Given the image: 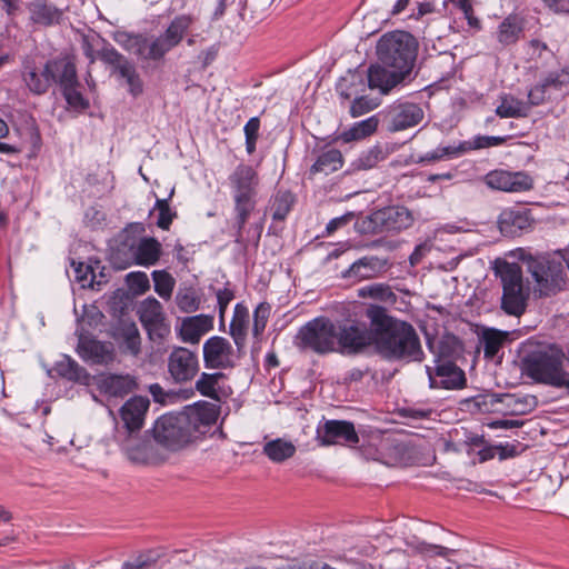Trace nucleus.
<instances>
[{"label": "nucleus", "instance_id": "obj_44", "mask_svg": "<svg viewBox=\"0 0 569 569\" xmlns=\"http://www.w3.org/2000/svg\"><path fill=\"white\" fill-rule=\"evenodd\" d=\"M154 282V290L162 299H170L176 280L173 277L164 270H156L152 272Z\"/></svg>", "mask_w": 569, "mask_h": 569}, {"label": "nucleus", "instance_id": "obj_13", "mask_svg": "<svg viewBox=\"0 0 569 569\" xmlns=\"http://www.w3.org/2000/svg\"><path fill=\"white\" fill-rule=\"evenodd\" d=\"M240 351L234 350L229 340L214 336L203 343V360L207 368H232L239 358Z\"/></svg>", "mask_w": 569, "mask_h": 569}, {"label": "nucleus", "instance_id": "obj_27", "mask_svg": "<svg viewBox=\"0 0 569 569\" xmlns=\"http://www.w3.org/2000/svg\"><path fill=\"white\" fill-rule=\"evenodd\" d=\"M109 61L114 64L120 77L126 80L130 93L134 97L141 94L143 86L134 66L117 52L109 54Z\"/></svg>", "mask_w": 569, "mask_h": 569}, {"label": "nucleus", "instance_id": "obj_45", "mask_svg": "<svg viewBox=\"0 0 569 569\" xmlns=\"http://www.w3.org/2000/svg\"><path fill=\"white\" fill-rule=\"evenodd\" d=\"M437 373L445 378L441 380V385L447 389L460 388L465 382L463 372L451 365L439 367Z\"/></svg>", "mask_w": 569, "mask_h": 569}, {"label": "nucleus", "instance_id": "obj_42", "mask_svg": "<svg viewBox=\"0 0 569 569\" xmlns=\"http://www.w3.org/2000/svg\"><path fill=\"white\" fill-rule=\"evenodd\" d=\"M121 337L124 350L132 356H138L140 353L141 337L136 323H124L121 327Z\"/></svg>", "mask_w": 569, "mask_h": 569}, {"label": "nucleus", "instance_id": "obj_23", "mask_svg": "<svg viewBox=\"0 0 569 569\" xmlns=\"http://www.w3.org/2000/svg\"><path fill=\"white\" fill-rule=\"evenodd\" d=\"M498 226L502 234L515 237L531 227V219L525 210L505 209L498 218Z\"/></svg>", "mask_w": 569, "mask_h": 569}, {"label": "nucleus", "instance_id": "obj_52", "mask_svg": "<svg viewBox=\"0 0 569 569\" xmlns=\"http://www.w3.org/2000/svg\"><path fill=\"white\" fill-rule=\"evenodd\" d=\"M270 315V307L266 303H260L253 313V333L259 336L266 328Z\"/></svg>", "mask_w": 569, "mask_h": 569}, {"label": "nucleus", "instance_id": "obj_49", "mask_svg": "<svg viewBox=\"0 0 569 569\" xmlns=\"http://www.w3.org/2000/svg\"><path fill=\"white\" fill-rule=\"evenodd\" d=\"M292 203L293 197L290 192L279 193L274 199L272 218L279 221L284 220Z\"/></svg>", "mask_w": 569, "mask_h": 569}, {"label": "nucleus", "instance_id": "obj_29", "mask_svg": "<svg viewBox=\"0 0 569 569\" xmlns=\"http://www.w3.org/2000/svg\"><path fill=\"white\" fill-rule=\"evenodd\" d=\"M224 375L221 372L214 373H201L200 378L196 382V389L204 397L220 400L221 397L227 396V391L221 386Z\"/></svg>", "mask_w": 569, "mask_h": 569}, {"label": "nucleus", "instance_id": "obj_21", "mask_svg": "<svg viewBox=\"0 0 569 569\" xmlns=\"http://www.w3.org/2000/svg\"><path fill=\"white\" fill-rule=\"evenodd\" d=\"M408 74L385 64L371 66L368 70V83L371 89H379L388 93L392 88L402 82Z\"/></svg>", "mask_w": 569, "mask_h": 569}, {"label": "nucleus", "instance_id": "obj_51", "mask_svg": "<svg viewBox=\"0 0 569 569\" xmlns=\"http://www.w3.org/2000/svg\"><path fill=\"white\" fill-rule=\"evenodd\" d=\"M378 107V102L368 97H360L353 100L350 107V114L353 118L360 117Z\"/></svg>", "mask_w": 569, "mask_h": 569}, {"label": "nucleus", "instance_id": "obj_4", "mask_svg": "<svg viewBox=\"0 0 569 569\" xmlns=\"http://www.w3.org/2000/svg\"><path fill=\"white\" fill-rule=\"evenodd\" d=\"M379 61L389 68L410 73L417 56L415 38L405 31L383 34L377 43Z\"/></svg>", "mask_w": 569, "mask_h": 569}, {"label": "nucleus", "instance_id": "obj_20", "mask_svg": "<svg viewBox=\"0 0 569 569\" xmlns=\"http://www.w3.org/2000/svg\"><path fill=\"white\" fill-rule=\"evenodd\" d=\"M213 328V317L208 315H198L186 317L177 327L178 336L182 342L197 345L202 336Z\"/></svg>", "mask_w": 569, "mask_h": 569}, {"label": "nucleus", "instance_id": "obj_40", "mask_svg": "<svg viewBox=\"0 0 569 569\" xmlns=\"http://www.w3.org/2000/svg\"><path fill=\"white\" fill-rule=\"evenodd\" d=\"M521 31L522 27L519 19L515 16H509L499 26L498 40L502 44L515 43Z\"/></svg>", "mask_w": 569, "mask_h": 569}, {"label": "nucleus", "instance_id": "obj_63", "mask_svg": "<svg viewBox=\"0 0 569 569\" xmlns=\"http://www.w3.org/2000/svg\"><path fill=\"white\" fill-rule=\"evenodd\" d=\"M151 566L149 559H144L143 557H139L132 561H128L123 565V569H147Z\"/></svg>", "mask_w": 569, "mask_h": 569}, {"label": "nucleus", "instance_id": "obj_11", "mask_svg": "<svg viewBox=\"0 0 569 569\" xmlns=\"http://www.w3.org/2000/svg\"><path fill=\"white\" fill-rule=\"evenodd\" d=\"M191 440L204 435L218 419V407L209 402H198L180 412Z\"/></svg>", "mask_w": 569, "mask_h": 569}, {"label": "nucleus", "instance_id": "obj_38", "mask_svg": "<svg viewBox=\"0 0 569 569\" xmlns=\"http://www.w3.org/2000/svg\"><path fill=\"white\" fill-rule=\"evenodd\" d=\"M128 458L136 463H148L151 460V446L147 441L129 438L124 442Z\"/></svg>", "mask_w": 569, "mask_h": 569}, {"label": "nucleus", "instance_id": "obj_58", "mask_svg": "<svg viewBox=\"0 0 569 569\" xmlns=\"http://www.w3.org/2000/svg\"><path fill=\"white\" fill-rule=\"evenodd\" d=\"M353 217H355L353 212H347L341 217H337V218L330 220L326 228L328 234H331L335 231H337L338 229H340L341 227L348 224L353 219Z\"/></svg>", "mask_w": 569, "mask_h": 569}, {"label": "nucleus", "instance_id": "obj_54", "mask_svg": "<svg viewBox=\"0 0 569 569\" xmlns=\"http://www.w3.org/2000/svg\"><path fill=\"white\" fill-rule=\"evenodd\" d=\"M445 3H452L462 11L470 26L478 24V20L473 16L472 0H445Z\"/></svg>", "mask_w": 569, "mask_h": 569}, {"label": "nucleus", "instance_id": "obj_1", "mask_svg": "<svg viewBox=\"0 0 569 569\" xmlns=\"http://www.w3.org/2000/svg\"><path fill=\"white\" fill-rule=\"evenodd\" d=\"M375 327V351L389 361H421L423 351L415 328L405 321L387 315L378 306H370L366 312Z\"/></svg>", "mask_w": 569, "mask_h": 569}, {"label": "nucleus", "instance_id": "obj_10", "mask_svg": "<svg viewBox=\"0 0 569 569\" xmlns=\"http://www.w3.org/2000/svg\"><path fill=\"white\" fill-rule=\"evenodd\" d=\"M375 346V327L368 329L365 323L350 322L337 328V348L348 353H359Z\"/></svg>", "mask_w": 569, "mask_h": 569}, {"label": "nucleus", "instance_id": "obj_36", "mask_svg": "<svg viewBox=\"0 0 569 569\" xmlns=\"http://www.w3.org/2000/svg\"><path fill=\"white\" fill-rule=\"evenodd\" d=\"M378 123V118L372 116L366 120L355 123L350 129L343 131L339 136V139L346 143L362 140L376 132Z\"/></svg>", "mask_w": 569, "mask_h": 569}, {"label": "nucleus", "instance_id": "obj_41", "mask_svg": "<svg viewBox=\"0 0 569 569\" xmlns=\"http://www.w3.org/2000/svg\"><path fill=\"white\" fill-rule=\"evenodd\" d=\"M79 81L76 79V81L61 86V89L68 106L77 111H82L89 107V102L79 91Z\"/></svg>", "mask_w": 569, "mask_h": 569}, {"label": "nucleus", "instance_id": "obj_61", "mask_svg": "<svg viewBox=\"0 0 569 569\" xmlns=\"http://www.w3.org/2000/svg\"><path fill=\"white\" fill-rule=\"evenodd\" d=\"M217 298H218L220 317H223V313H224L228 305L233 299V293L229 289L220 290L217 293Z\"/></svg>", "mask_w": 569, "mask_h": 569}, {"label": "nucleus", "instance_id": "obj_57", "mask_svg": "<svg viewBox=\"0 0 569 569\" xmlns=\"http://www.w3.org/2000/svg\"><path fill=\"white\" fill-rule=\"evenodd\" d=\"M443 158L458 157L467 151H470V142L465 141L458 146L440 147Z\"/></svg>", "mask_w": 569, "mask_h": 569}, {"label": "nucleus", "instance_id": "obj_62", "mask_svg": "<svg viewBox=\"0 0 569 569\" xmlns=\"http://www.w3.org/2000/svg\"><path fill=\"white\" fill-rule=\"evenodd\" d=\"M260 122L257 118H251L244 126V133L247 140H249V143L251 141H256L258 136Z\"/></svg>", "mask_w": 569, "mask_h": 569}, {"label": "nucleus", "instance_id": "obj_25", "mask_svg": "<svg viewBox=\"0 0 569 569\" xmlns=\"http://www.w3.org/2000/svg\"><path fill=\"white\" fill-rule=\"evenodd\" d=\"M22 80L29 91L37 96L44 94L52 83L50 72L46 70V64L42 69H39L30 62L23 66Z\"/></svg>", "mask_w": 569, "mask_h": 569}, {"label": "nucleus", "instance_id": "obj_31", "mask_svg": "<svg viewBox=\"0 0 569 569\" xmlns=\"http://www.w3.org/2000/svg\"><path fill=\"white\" fill-rule=\"evenodd\" d=\"M263 453L272 462L280 463L295 456L296 446L291 441L278 438L264 443Z\"/></svg>", "mask_w": 569, "mask_h": 569}, {"label": "nucleus", "instance_id": "obj_15", "mask_svg": "<svg viewBox=\"0 0 569 569\" xmlns=\"http://www.w3.org/2000/svg\"><path fill=\"white\" fill-rule=\"evenodd\" d=\"M139 319L151 338H163L169 333L167 317L162 305L153 297H148L138 306Z\"/></svg>", "mask_w": 569, "mask_h": 569}, {"label": "nucleus", "instance_id": "obj_17", "mask_svg": "<svg viewBox=\"0 0 569 569\" xmlns=\"http://www.w3.org/2000/svg\"><path fill=\"white\" fill-rule=\"evenodd\" d=\"M486 184L505 192H522L532 189L533 180L525 172L495 170L485 177Z\"/></svg>", "mask_w": 569, "mask_h": 569}, {"label": "nucleus", "instance_id": "obj_16", "mask_svg": "<svg viewBox=\"0 0 569 569\" xmlns=\"http://www.w3.org/2000/svg\"><path fill=\"white\" fill-rule=\"evenodd\" d=\"M423 118L425 112L420 106L405 102L391 107L385 120L390 132H398L418 126Z\"/></svg>", "mask_w": 569, "mask_h": 569}, {"label": "nucleus", "instance_id": "obj_2", "mask_svg": "<svg viewBox=\"0 0 569 569\" xmlns=\"http://www.w3.org/2000/svg\"><path fill=\"white\" fill-rule=\"evenodd\" d=\"M523 372L537 382L569 391V360L558 349L549 348L529 353L523 359Z\"/></svg>", "mask_w": 569, "mask_h": 569}, {"label": "nucleus", "instance_id": "obj_53", "mask_svg": "<svg viewBox=\"0 0 569 569\" xmlns=\"http://www.w3.org/2000/svg\"><path fill=\"white\" fill-rule=\"evenodd\" d=\"M507 141V137L479 136L470 142V150L485 149L500 146Z\"/></svg>", "mask_w": 569, "mask_h": 569}, {"label": "nucleus", "instance_id": "obj_47", "mask_svg": "<svg viewBox=\"0 0 569 569\" xmlns=\"http://www.w3.org/2000/svg\"><path fill=\"white\" fill-rule=\"evenodd\" d=\"M176 303L182 312L191 313L199 308L200 300L194 290L184 289L176 295Z\"/></svg>", "mask_w": 569, "mask_h": 569}, {"label": "nucleus", "instance_id": "obj_43", "mask_svg": "<svg viewBox=\"0 0 569 569\" xmlns=\"http://www.w3.org/2000/svg\"><path fill=\"white\" fill-rule=\"evenodd\" d=\"M358 297L372 298L380 301H395L396 295L391 288L385 283H372L358 290Z\"/></svg>", "mask_w": 569, "mask_h": 569}, {"label": "nucleus", "instance_id": "obj_39", "mask_svg": "<svg viewBox=\"0 0 569 569\" xmlns=\"http://www.w3.org/2000/svg\"><path fill=\"white\" fill-rule=\"evenodd\" d=\"M193 20L190 16L181 14L176 17L170 26L164 31V38L173 44V47L178 46L182 40L184 33L192 24Z\"/></svg>", "mask_w": 569, "mask_h": 569}, {"label": "nucleus", "instance_id": "obj_33", "mask_svg": "<svg viewBox=\"0 0 569 569\" xmlns=\"http://www.w3.org/2000/svg\"><path fill=\"white\" fill-rule=\"evenodd\" d=\"M161 244L154 238L142 239L134 251V259L138 264L152 266L160 257Z\"/></svg>", "mask_w": 569, "mask_h": 569}, {"label": "nucleus", "instance_id": "obj_5", "mask_svg": "<svg viewBox=\"0 0 569 569\" xmlns=\"http://www.w3.org/2000/svg\"><path fill=\"white\" fill-rule=\"evenodd\" d=\"M229 182L234 201L237 223L239 229H242L256 207L259 176L253 167L239 164L229 176Z\"/></svg>", "mask_w": 569, "mask_h": 569}, {"label": "nucleus", "instance_id": "obj_6", "mask_svg": "<svg viewBox=\"0 0 569 569\" xmlns=\"http://www.w3.org/2000/svg\"><path fill=\"white\" fill-rule=\"evenodd\" d=\"M415 222L412 212L403 206H389L376 210L357 222L362 233L400 232Z\"/></svg>", "mask_w": 569, "mask_h": 569}, {"label": "nucleus", "instance_id": "obj_3", "mask_svg": "<svg viewBox=\"0 0 569 569\" xmlns=\"http://www.w3.org/2000/svg\"><path fill=\"white\" fill-rule=\"evenodd\" d=\"M495 272L502 284L501 309L509 316H522L528 306L530 290L523 284L520 266L497 259Z\"/></svg>", "mask_w": 569, "mask_h": 569}, {"label": "nucleus", "instance_id": "obj_55", "mask_svg": "<svg viewBox=\"0 0 569 569\" xmlns=\"http://www.w3.org/2000/svg\"><path fill=\"white\" fill-rule=\"evenodd\" d=\"M74 274L76 280L80 282L82 287H93L92 270L89 266L81 262L78 263L74 267Z\"/></svg>", "mask_w": 569, "mask_h": 569}, {"label": "nucleus", "instance_id": "obj_50", "mask_svg": "<svg viewBox=\"0 0 569 569\" xmlns=\"http://www.w3.org/2000/svg\"><path fill=\"white\" fill-rule=\"evenodd\" d=\"M127 283L136 295H142L150 288L149 278L144 272H131L127 276Z\"/></svg>", "mask_w": 569, "mask_h": 569}, {"label": "nucleus", "instance_id": "obj_30", "mask_svg": "<svg viewBox=\"0 0 569 569\" xmlns=\"http://www.w3.org/2000/svg\"><path fill=\"white\" fill-rule=\"evenodd\" d=\"M30 18L34 23L50 26L58 23L62 12L56 7L48 4L44 0H37L29 4Z\"/></svg>", "mask_w": 569, "mask_h": 569}, {"label": "nucleus", "instance_id": "obj_59", "mask_svg": "<svg viewBox=\"0 0 569 569\" xmlns=\"http://www.w3.org/2000/svg\"><path fill=\"white\" fill-rule=\"evenodd\" d=\"M378 162V156H377V152L376 151H369L368 153L361 156L357 162H356V167L358 169H370L372 167L376 166V163Z\"/></svg>", "mask_w": 569, "mask_h": 569}, {"label": "nucleus", "instance_id": "obj_60", "mask_svg": "<svg viewBox=\"0 0 569 569\" xmlns=\"http://www.w3.org/2000/svg\"><path fill=\"white\" fill-rule=\"evenodd\" d=\"M548 51V46L539 40H531L528 44V54L531 59L541 58L542 52Z\"/></svg>", "mask_w": 569, "mask_h": 569}, {"label": "nucleus", "instance_id": "obj_14", "mask_svg": "<svg viewBox=\"0 0 569 569\" xmlns=\"http://www.w3.org/2000/svg\"><path fill=\"white\" fill-rule=\"evenodd\" d=\"M317 441L323 446L347 445L355 446L359 442L355 426L346 420H327L317 428Z\"/></svg>", "mask_w": 569, "mask_h": 569}, {"label": "nucleus", "instance_id": "obj_34", "mask_svg": "<svg viewBox=\"0 0 569 569\" xmlns=\"http://www.w3.org/2000/svg\"><path fill=\"white\" fill-rule=\"evenodd\" d=\"M496 113L500 118L527 117L529 113V104L513 96L506 94L500 98V103L496 108Z\"/></svg>", "mask_w": 569, "mask_h": 569}, {"label": "nucleus", "instance_id": "obj_48", "mask_svg": "<svg viewBox=\"0 0 569 569\" xmlns=\"http://www.w3.org/2000/svg\"><path fill=\"white\" fill-rule=\"evenodd\" d=\"M154 209L158 210L157 226L163 230H169L172 220L177 217L169 206L168 199H157Z\"/></svg>", "mask_w": 569, "mask_h": 569}, {"label": "nucleus", "instance_id": "obj_8", "mask_svg": "<svg viewBox=\"0 0 569 569\" xmlns=\"http://www.w3.org/2000/svg\"><path fill=\"white\" fill-rule=\"evenodd\" d=\"M528 271L536 282L540 296L553 295L563 289L567 282L565 264L560 261L535 260L528 262Z\"/></svg>", "mask_w": 569, "mask_h": 569}, {"label": "nucleus", "instance_id": "obj_9", "mask_svg": "<svg viewBox=\"0 0 569 569\" xmlns=\"http://www.w3.org/2000/svg\"><path fill=\"white\" fill-rule=\"evenodd\" d=\"M153 437L157 442L171 450H178L192 441L180 412L161 416L154 423Z\"/></svg>", "mask_w": 569, "mask_h": 569}, {"label": "nucleus", "instance_id": "obj_24", "mask_svg": "<svg viewBox=\"0 0 569 569\" xmlns=\"http://www.w3.org/2000/svg\"><path fill=\"white\" fill-rule=\"evenodd\" d=\"M148 407L149 400L143 397H133L122 406L121 419L130 432H134L142 427Z\"/></svg>", "mask_w": 569, "mask_h": 569}, {"label": "nucleus", "instance_id": "obj_35", "mask_svg": "<svg viewBox=\"0 0 569 569\" xmlns=\"http://www.w3.org/2000/svg\"><path fill=\"white\" fill-rule=\"evenodd\" d=\"M509 333L493 328H486L482 330L480 340L483 346L485 357L492 359L503 343L507 341Z\"/></svg>", "mask_w": 569, "mask_h": 569}, {"label": "nucleus", "instance_id": "obj_32", "mask_svg": "<svg viewBox=\"0 0 569 569\" xmlns=\"http://www.w3.org/2000/svg\"><path fill=\"white\" fill-rule=\"evenodd\" d=\"M248 318V309L238 303L234 308L233 318L230 323V335L233 338L238 351H241L244 346Z\"/></svg>", "mask_w": 569, "mask_h": 569}, {"label": "nucleus", "instance_id": "obj_28", "mask_svg": "<svg viewBox=\"0 0 569 569\" xmlns=\"http://www.w3.org/2000/svg\"><path fill=\"white\" fill-rule=\"evenodd\" d=\"M46 70L50 72L52 82L59 83L60 87L78 79L76 64L69 57L48 60L46 62Z\"/></svg>", "mask_w": 569, "mask_h": 569}, {"label": "nucleus", "instance_id": "obj_37", "mask_svg": "<svg viewBox=\"0 0 569 569\" xmlns=\"http://www.w3.org/2000/svg\"><path fill=\"white\" fill-rule=\"evenodd\" d=\"M342 163L343 159L341 152L337 149H331L318 157L317 161L311 167L310 172L329 174L339 170L342 167Z\"/></svg>", "mask_w": 569, "mask_h": 569}, {"label": "nucleus", "instance_id": "obj_12", "mask_svg": "<svg viewBox=\"0 0 569 569\" xmlns=\"http://www.w3.org/2000/svg\"><path fill=\"white\" fill-rule=\"evenodd\" d=\"M167 368L176 383H186L197 376L199 360L197 355L188 348L174 347L168 356Z\"/></svg>", "mask_w": 569, "mask_h": 569}, {"label": "nucleus", "instance_id": "obj_64", "mask_svg": "<svg viewBox=\"0 0 569 569\" xmlns=\"http://www.w3.org/2000/svg\"><path fill=\"white\" fill-rule=\"evenodd\" d=\"M149 391L153 399L158 402L164 401V390L159 383H153L149 387Z\"/></svg>", "mask_w": 569, "mask_h": 569}, {"label": "nucleus", "instance_id": "obj_26", "mask_svg": "<svg viewBox=\"0 0 569 569\" xmlns=\"http://www.w3.org/2000/svg\"><path fill=\"white\" fill-rule=\"evenodd\" d=\"M385 266L386 261L380 260L378 257H363L355 261L349 269L345 271L343 277L356 281L371 279L375 278Z\"/></svg>", "mask_w": 569, "mask_h": 569}, {"label": "nucleus", "instance_id": "obj_7", "mask_svg": "<svg viewBox=\"0 0 569 569\" xmlns=\"http://www.w3.org/2000/svg\"><path fill=\"white\" fill-rule=\"evenodd\" d=\"M296 345L320 355L338 351L337 327L327 318L313 319L299 330Z\"/></svg>", "mask_w": 569, "mask_h": 569}, {"label": "nucleus", "instance_id": "obj_22", "mask_svg": "<svg viewBox=\"0 0 569 569\" xmlns=\"http://www.w3.org/2000/svg\"><path fill=\"white\" fill-rule=\"evenodd\" d=\"M98 389L110 397H123L136 388V380L130 375L101 373L96 377Z\"/></svg>", "mask_w": 569, "mask_h": 569}, {"label": "nucleus", "instance_id": "obj_46", "mask_svg": "<svg viewBox=\"0 0 569 569\" xmlns=\"http://www.w3.org/2000/svg\"><path fill=\"white\" fill-rule=\"evenodd\" d=\"M59 371L62 376L74 381H86L89 378L86 369L69 357L59 363Z\"/></svg>", "mask_w": 569, "mask_h": 569}, {"label": "nucleus", "instance_id": "obj_56", "mask_svg": "<svg viewBox=\"0 0 569 569\" xmlns=\"http://www.w3.org/2000/svg\"><path fill=\"white\" fill-rule=\"evenodd\" d=\"M546 90L547 88L542 83H539L529 91L527 102V104H529V109L532 106H539L545 101Z\"/></svg>", "mask_w": 569, "mask_h": 569}, {"label": "nucleus", "instance_id": "obj_18", "mask_svg": "<svg viewBox=\"0 0 569 569\" xmlns=\"http://www.w3.org/2000/svg\"><path fill=\"white\" fill-rule=\"evenodd\" d=\"M126 46L130 52L144 60L160 59L174 48L163 34L152 40L142 36H129Z\"/></svg>", "mask_w": 569, "mask_h": 569}, {"label": "nucleus", "instance_id": "obj_19", "mask_svg": "<svg viewBox=\"0 0 569 569\" xmlns=\"http://www.w3.org/2000/svg\"><path fill=\"white\" fill-rule=\"evenodd\" d=\"M79 356L97 365H108L114 360L116 353L111 342H101L96 339L82 337L77 347Z\"/></svg>", "mask_w": 569, "mask_h": 569}]
</instances>
